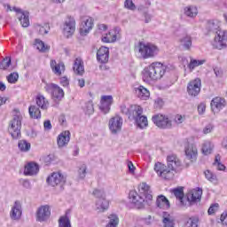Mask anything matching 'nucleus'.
Instances as JSON below:
<instances>
[{"instance_id":"20e7f679","label":"nucleus","mask_w":227,"mask_h":227,"mask_svg":"<svg viewBox=\"0 0 227 227\" xmlns=\"http://www.w3.org/2000/svg\"><path fill=\"white\" fill-rule=\"evenodd\" d=\"M16 111V114L13 116V119L10 121L9 125V134H11L12 139H20V129H22V115L19 110Z\"/></svg>"},{"instance_id":"de8ad7c7","label":"nucleus","mask_w":227,"mask_h":227,"mask_svg":"<svg viewBox=\"0 0 227 227\" xmlns=\"http://www.w3.org/2000/svg\"><path fill=\"white\" fill-rule=\"evenodd\" d=\"M7 81L10 82V84H15V82L19 81V73H11L7 76Z\"/></svg>"},{"instance_id":"49530a36","label":"nucleus","mask_w":227,"mask_h":227,"mask_svg":"<svg viewBox=\"0 0 227 227\" xmlns=\"http://www.w3.org/2000/svg\"><path fill=\"white\" fill-rule=\"evenodd\" d=\"M212 150V144H210V142H206L202 146V153H204V155H210Z\"/></svg>"},{"instance_id":"c9c22d12","label":"nucleus","mask_w":227,"mask_h":227,"mask_svg":"<svg viewBox=\"0 0 227 227\" xmlns=\"http://www.w3.org/2000/svg\"><path fill=\"white\" fill-rule=\"evenodd\" d=\"M35 47L40 52H49L51 47L49 45L45 44L42 40L35 39Z\"/></svg>"},{"instance_id":"c85d7f7f","label":"nucleus","mask_w":227,"mask_h":227,"mask_svg":"<svg viewBox=\"0 0 227 227\" xmlns=\"http://www.w3.org/2000/svg\"><path fill=\"white\" fill-rule=\"evenodd\" d=\"M184 13L186 17L190 19H194L198 15V7L194 5H189L184 7Z\"/></svg>"},{"instance_id":"b1692460","label":"nucleus","mask_w":227,"mask_h":227,"mask_svg":"<svg viewBox=\"0 0 227 227\" xmlns=\"http://www.w3.org/2000/svg\"><path fill=\"white\" fill-rule=\"evenodd\" d=\"M174 196L179 200L180 207H187L186 197L184 196V187H177L172 190Z\"/></svg>"},{"instance_id":"680f3d73","label":"nucleus","mask_w":227,"mask_h":227,"mask_svg":"<svg viewBox=\"0 0 227 227\" xmlns=\"http://www.w3.org/2000/svg\"><path fill=\"white\" fill-rule=\"evenodd\" d=\"M184 116H182V115H180V114H177V115H176V117H175V121H176V123H177V124L184 123Z\"/></svg>"},{"instance_id":"2f4dec72","label":"nucleus","mask_w":227,"mask_h":227,"mask_svg":"<svg viewBox=\"0 0 227 227\" xmlns=\"http://www.w3.org/2000/svg\"><path fill=\"white\" fill-rule=\"evenodd\" d=\"M156 205L159 208H169V200L164 195H159L156 200Z\"/></svg>"},{"instance_id":"423d86ee","label":"nucleus","mask_w":227,"mask_h":227,"mask_svg":"<svg viewBox=\"0 0 227 227\" xmlns=\"http://www.w3.org/2000/svg\"><path fill=\"white\" fill-rule=\"evenodd\" d=\"M95 198H98L96 202V210L98 212H106L109 208V201L106 200V192L104 190L95 189L92 192Z\"/></svg>"},{"instance_id":"2eb2a0df","label":"nucleus","mask_w":227,"mask_h":227,"mask_svg":"<svg viewBox=\"0 0 227 227\" xmlns=\"http://www.w3.org/2000/svg\"><path fill=\"white\" fill-rule=\"evenodd\" d=\"M10 217L12 221H20L22 217V204L20 201L16 200L11 209Z\"/></svg>"},{"instance_id":"7c9ffc66","label":"nucleus","mask_w":227,"mask_h":227,"mask_svg":"<svg viewBox=\"0 0 227 227\" xmlns=\"http://www.w3.org/2000/svg\"><path fill=\"white\" fill-rule=\"evenodd\" d=\"M179 42L185 51H191V47H192V37L191 35L183 36Z\"/></svg>"},{"instance_id":"052dcab7","label":"nucleus","mask_w":227,"mask_h":227,"mask_svg":"<svg viewBox=\"0 0 227 227\" xmlns=\"http://www.w3.org/2000/svg\"><path fill=\"white\" fill-rule=\"evenodd\" d=\"M214 73L215 75H216L217 77H223V69H221L220 67H215Z\"/></svg>"},{"instance_id":"3c124183","label":"nucleus","mask_w":227,"mask_h":227,"mask_svg":"<svg viewBox=\"0 0 227 227\" xmlns=\"http://www.w3.org/2000/svg\"><path fill=\"white\" fill-rule=\"evenodd\" d=\"M217 210H219V204L218 203L212 204L207 210V214L208 215H214V214L216 213Z\"/></svg>"},{"instance_id":"6ab92c4d","label":"nucleus","mask_w":227,"mask_h":227,"mask_svg":"<svg viewBox=\"0 0 227 227\" xmlns=\"http://www.w3.org/2000/svg\"><path fill=\"white\" fill-rule=\"evenodd\" d=\"M215 42H217V49H224L227 47V31L219 30L218 35L215 36Z\"/></svg>"},{"instance_id":"864d4df0","label":"nucleus","mask_w":227,"mask_h":227,"mask_svg":"<svg viewBox=\"0 0 227 227\" xmlns=\"http://www.w3.org/2000/svg\"><path fill=\"white\" fill-rule=\"evenodd\" d=\"M184 227H198V219L190 218L185 223Z\"/></svg>"},{"instance_id":"9d476101","label":"nucleus","mask_w":227,"mask_h":227,"mask_svg":"<svg viewBox=\"0 0 227 227\" xmlns=\"http://www.w3.org/2000/svg\"><path fill=\"white\" fill-rule=\"evenodd\" d=\"M203 195V190L201 188H197L190 191L186 194V207H191V205H194L198 201H201V196Z\"/></svg>"},{"instance_id":"f03ea898","label":"nucleus","mask_w":227,"mask_h":227,"mask_svg":"<svg viewBox=\"0 0 227 227\" xmlns=\"http://www.w3.org/2000/svg\"><path fill=\"white\" fill-rule=\"evenodd\" d=\"M180 166H182V162L178 157L172 154L167 157V166L161 162L155 163L154 171L157 173L158 176H160L164 180H171V178L175 176L173 171H176Z\"/></svg>"},{"instance_id":"ea45409f","label":"nucleus","mask_w":227,"mask_h":227,"mask_svg":"<svg viewBox=\"0 0 227 227\" xmlns=\"http://www.w3.org/2000/svg\"><path fill=\"white\" fill-rule=\"evenodd\" d=\"M59 227H72L70 218L67 215L60 216L59 219Z\"/></svg>"},{"instance_id":"1a4fd4ad","label":"nucleus","mask_w":227,"mask_h":227,"mask_svg":"<svg viewBox=\"0 0 227 227\" xmlns=\"http://www.w3.org/2000/svg\"><path fill=\"white\" fill-rule=\"evenodd\" d=\"M46 182L51 187H56L57 185L63 187V185L67 184V176L63 175L61 172H53L47 177Z\"/></svg>"},{"instance_id":"79ce46f5","label":"nucleus","mask_w":227,"mask_h":227,"mask_svg":"<svg viewBox=\"0 0 227 227\" xmlns=\"http://www.w3.org/2000/svg\"><path fill=\"white\" fill-rule=\"evenodd\" d=\"M213 166H216L218 171H224L226 169V166L224 164L221 163V155L216 154L215 158V162L213 163Z\"/></svg>"},{"instance_id":"ddd939ff","label":"nucleus","mask_w":227,"mask_h":227,"mask_svg":"<svg viewBox=\"0 0 227 227\" xmlns=\"http://www.w3.org/2000/svg\"><path fill=\"white\" fill-rule=\"evenodd\" d=\"M200 91H201V80L200 78H196L188 83L187 92L191 97H198Z\"/></svg>"},{"instance_id":"0eeeda50","label":"nucleus","mask_w":227,"mask_h":227,"mask_svg":"<svg viewBox=\"0 0 227 227\" xmlns=\"http://www.w3.org/2000/svg\"><path fill=\"white\" fill-rule=\"evenodd\" d=\"M133 120H135L137 123V127L138 129H146V126L148 125V119L146 116L142 115L143 114V107L140 106L135 105L133 106Z\"/></svg>"},{"instance_id":"cd10ccee","label":"nucleus","mask_w":227,"mask_h":227,"mask_svg":"<svg viewBox=\"0 0 227 227\" xmlns=\"http://www.w3.org/2000/svg\"><path fill=\"white\" fill-rule=\"evenodd\" d=\"M51 68L53 73L57 75H61V72H65V63L63 62H56V60L51 61Z\"/></svg>"},{"instance_id":"58836bf2","label":"nucleus","mask_w":227,"mask_h":227,"mask_svg":"<svg viewBox=\"0 0 227 227\" xmlns=\"http://www.w3.org/2000/svg\"><path fill=\"white\" fill-rule=\"evenodd\" d=\"M163 226L164 227H175V222L171 219V216L168 213H163Z\"/></svg>"},{"instance_id":"69168bd1","label":"nucleus","mask_w":227,"mask_h":227,"mask_svg":"<svg viewBox=\"0 0 227 227\" xmlns=\"http://www.w3.org/2000/svg\"><path fill=\"white\" fill-rule=\"evenodd\" d=\"M22 185L25 187V189H31V183L29 180H23Z\"/></svg>"},{"instance_id":"412c9836","label":"nucleus","mask_w":227,"mask_h":227,"mask_svg":"<svg viewBox=\"0 0 227 227\" xmlns=\"http://www.w3.org/2000/svg\"><path fill=\"white\" fill-rule=\"evenodd\" d=\"M38 171H40V167L38 164L29 162L25 166L24 175L26 176H35V175H38Z\"/></svg>"},{"instance_id":"4c0bfd02","label":"nucleus","mask_w":227,"mask_h":227,"mask_svg":"<svg viewBox=\"0 0 227 227\" xmlns=\"http://www.w3.org/2000/svg\"><path fill=\"white\" fill-rule=\"evenodd\" d=\"M18 19L22 26V27H29V15L20 12V15L18 16Z\"/></svg>"},{"instance_id":"bb28decb","label":"nucleus","mask_w":227,"mask_h":227,"mask_svg":"<svg viewBox=\"0 0 227 227\" xmlns=\"http://www.w3.org/2000/svg\"><path fill=\"white\" fill-rule=\"evenodd\" d=\"M211 107L214 109H217V111H221L223 107H226V100L223 98L216 97L211 101Z\"/></svg>"},{"instance_id":"8fccbe9b","label":"nucleus","mask_w":227,"mask_h":227,"mask_svg":"<svg viewBox=\"0 0 227 227\" xmlns=\"http://www.w3.org/2000/svg\"><path fill=\"white\" fill-rule=\"evenodd\" d=\"M204 175L207 180H209V182H215V180H217V176H215V174H213L210 170H206L204 172Z\"/></svg>"},{"instance_id":"f704fd0d","label":"nucleus","mask_w":227,"mask_h":227,"mask_svg":"<svg viewBox=\"0 0 227 227\" xmlns=\"http://www.w3.org/2000/svg\"><path fill=\"white\" fill-rule=\"evenodd\" d=\"M51 97L57 100H61L65 97V91L57 84L55 85V89H53V92H51Z\"/></svg>"},{"instance_id":"a211bd4d","label":"nucleus","mask_w":227,"mask_h":227,"mask_svg":"<svg viewBox=\"0 0 227 227\" xmlns=\"http://www.w3.org/2000/svg\"><path fill=\"white\" fill-rule=\"evenodd\" d=\"M91 29H93V19L90 17H84L80 27L81 35H86L88 33H90V31H91Z\"/></svg>"},{"instance_id":"4468645a","label":"nucleus","mask_w":227,"mask_h":227,"mask_svg":"<svg viewBox=\"0 0 227 227\" xmlns=\"http://www.w3.org/2000/svg\"><path fill=\"white\" fill-rule=\"evenodd\" d=\"M63 33L67 38H70L75 33V20L74 18L68 17L65 21Z\"/></svg>"},{"instance_id":"f257e3e1","label":"nucleus","mask_w":227,"mask_h":227,"mask_svg":"<svg viewBox=\"0 0 227 227\" xmlns=\"http://www.w3.org/2000/svg\"><path fill=\"white\" fill-rule=\"evenodd\" d=\"M129 198L137 208H145L146 205H148V207L152 205L153 195H152L150 185L146 183H141L138 185V193L136 191H130Z\"/></svg>"},{"instance_id":"dca6fc26","label":"nucleus","mask_w":227,"mask_h":227,"mask_svg":"<svg viewBox=\"0 0 227 227\" xmlns=\"http://www.w3.org/2000/svg\"><path fill=\"white\" fill-rule=\"evenodd\" d=\"M120 35V27H115L114 29L110 30L107 34L102 36V42L105 43H113L116 42Z\"/></svg>"},{"instance_id":"f8f14e48","label":"nucleus","mask_w":227,"mask_h":227,"mask_svg":"<svg viewBox=\"0 0 227 227\" xmlns=\"http://www.w3.org/2000/svg\"><path fill=\"white\" fill-rule=\"evenodd\" d=\"M108 127L112 134H118L123 127V119L120 115H115L109 120Z\"/></svg>"},{"instance_id":"a878e982","label":"nucleus","mask_w":227,"mask_h":227,"mask_svg":"<svg viewBox=\"0 0 227 227\" xmlns=\"http://www.w3.org/2000/svg\"><path fill=\"white\" fill-rule=\"evenodd\" d=\"M207 29L209 33L218 35L219 31H221V22L217 20H211L207 22Z\"/></svg>"},{"instance_id":"aec40b11","label":"nucleus","mask_w":227,"mask_h":227,"mask_svg":"<svg viewBox=\"0 0 227 227\" xmlns=\"http://www.w3.org/2000/svg\"><path fill=\"white\" fill-rule=\"evenodd\" d=\"M185 156L190 162H195L198 159V148L192 144L188 145L185 147Z\"/></svg>"},{"instance_id":"5701e85b","label":"nucleus","mask_w":227,"mask_h":227,"mask_svg":"<svg viewBox=\"0 0 227 227\" xmlns=\"http://www.w3.org/2000/svg\"><path fill=\"white\" fill-rule=\"evenodd\" d=\"M57 143L59 148H63V146H67V145L70 143V131L66 130L60 133L57 138Z\"/></svg>"},{"instance_id":"e433bc0d","label":"nucleus","mask_w":227,"mask_h":227,"mask_svg":"<svg viewBox=\"0 0 227 227\" xmlns=\"http://www.w3.org/2000/svg\"><path fill=\"white\" fill-rule=\"evenodd\" d=\"M108 219L109 222L106 227H118V224H120V218L114 214L110 215Z\"/></svg>"},{"instance_id":"a18cd8bd","label":"nucleus","mask_w":227,"mask_h":227,"mask_svg":"<svg viewBox=\"0 0 227 227\" xmlns=\"http://www.w3.org/2000/svg\"><path fill=\"white\" fill-rule=\"evenodd\" d=\"M204 63H205V60H196L194 59H192L188 65V68H190V70H194L196 67H200Z\"/></svg>"},{"instance_id":"0e129e2a","label":"nucleus","mask_w":227,"mask_h":227,"mask_svg":"<svg viewBox=\"0 0 227 227\" xmlns=\"http://www.w3.org/2000/svg\"><path fill=\"white\" fill-rule=\"evenodd\" d=\"M144 17L145 24H148V22L152 21V15L148 14L147 12L144 13Z\"/></svg>"},{"instance_id":"39448f33","label":"nucleus","mask_w":227,"mask_h":227,"mask_svg":"<svg viewBox=\"0 0 227 227\" xmlns=\"http://www.w3.org/2000/svg\"><path fill=\"white\" fill-rule=\"evenodd\" d=\"M159 47L155 44L140 43L138 45V51L143 59L155 58L159 54Z\"/></svg>"},{"instance_id":"6e6d98bb","label":"nucleus","mask_w":227,"mask_h":227,"mask_svg":"<svg viewBox=\"0 0 227 227\" xmlns=\"http://www.w3.org/2000/svg\"><path fill=\"white\" fill-rule=\"evenodd\" d=\"M60 84L64 86V88H67L70 84V81L67 76H63L60 78Z\"/></svg>"},{"instance_id":"393cba45","label":"nucleus","mask_w":227,"mask_h":227,"mask_svg":"<svg viewBox=\"0 0 227 227\" xmlns=\"http://www.w3.org/2000/svg\"><path fill=\"white\" fill-rule=\"evenodd\" d=\"M74 73L76 75H83L84 74V63L81 58H76L73 67Z\"/></svg>"},{"instance_id":"72a5a7b5","label":"nucleus","mask_w":227,"mask_h":227,"mask_svg":"<svg viewBox=\"0 0 227 227\" xmlns=\"http://www.w3.org/2000/svg\"><path fill=\"white\" fill-rule=\"evenodd\" d=\"M28 113L30 117L34 118V120H39V118H42V112L36 106H30Z\"/></svg>"},{"instance_id":"37998d69","label":"nucleus","mask_w":227,"mask_h":227,"mask_svg":"<svg viewBox=\"0 0 227 227\" xmlns=\"http://www.w3.org/2000/svg\"><path fill=\"white\" fill-rule=\"evenodd\" d=\"M83 110L86 114H93L95 108L93 107V101L90 100L85 102Z\"/></svg>"},{"instance_id":"e2e57ef3","label":"nucleus","mask_w":227,"mask_h":227,"mask_svg":"<svg viewBox=\"0 0 227 227\" xmlns=\"http://www.w3.org/2000/svg\"><path fill=\"white\" fill-rule=\"evenodd\" d=\"M43 127L45 130H51V129H52V124L51 123V121H45L43 122Z\"/></svg>"},{"instance_id":"4d7b16f0","label":"nucleus","mask_w":227,"mask_h":227,"mask_svg":"<svg viewBox=\"0 0 227 227\" xmlns=\"http://www.w3.org/2000/svg\"><path fill=\"white\" fill-rule=\"evenodd\" d=\"M206 109H207V105H205V103H200L198 106L199 114H203V113H205Z\"/></svg>"},{"instance_id":"9b49d317","label":"nucleus","mask_w":227,"mask_h":227,"mask_svg":"<svg viewBox=\"0 0 227 227\" xmlns=\"http://www.w3.org/2000/svg\"><path fill=\"white\" fill-rule=\"evenodd\" d=\"M35 215L38 223H45V221H49L51 217V206H40L35 213Z\"/></svg>"},{"instance_id":"a19ab883","label":"nucleus","mask_w":227,"mask_h":227,"mask_svg":"<svg viewBox=\"0 0 227 227\" xmlns=\"http://www.w3.org/2000/svg\"><path fill=\"white\" fill-rule=\"evenodd\" d=\"M18 146L21 152H29L31 150V144L26 140H20Z\"/></svg>"},{"instance_id":"7ed1b4c3","label":"nucleus","mask_w":227,"mask_h":227,"mask_svg":"<svg viewBox=\"0 0 227 227\" xmlns=\"http://www.w3.org/2000/svg\"><path fill=\"white\" fill-rule=\"evenodd\" d=\"M167 67L160 62H153L143 71V80L145 82H152V81H159L162 79L166 74Z\"/></svg>"},{"instance_id":"603ef678","label":"nucleus","mask_w":227,"mask_h":227,"mask_svg":"<svg viewBox=\"0 0 227 227\" xmlns=\"http://www.w3.org/2000/svg\"><path fill=\"white\" fill-rule=\"evenodd\" d=\"M86 169H88L86 165H82L78 170L79 178L82 180L86 178Z\"/></svg>"},{"instance_id":"5fc2aeb1","label":"nucleus","mask_w":227,"mask_h":227,"mask_svg":"<svg viewBox=\"0 0 227 227\" xmlns=\"http://www.w3.org/2000/svg\"><path fill=\"white\" fill-rule=\"evenodd\" d=\"M56 83H50V84H46V86L44 87V90L48 92V93H51L54 91V89L56 88Z\"/></svg>"},{"instance_id":"bf43d9fd","label":"nucleus","mask_w":227,"mask_h":227,"mask_svg":"<svg viewBox=\"0 0 227 227\" xmlns=\"http://www.w3.org/2000/svg\"><path fill=\"white\" fill-rule=\"evenodd\" d=\"M212 130H214V126L212 124H208L204 128L203 132L204 134H210Z\"/></svg>"},{"instance_id":"4be33fe9","label":"nucleus","mask_w":227,"mask_h":227,"mask_svg":"<svg viewBox=\"0 0 227 227\" xmlns=\"http://www.w3.org/2000/svg\"><path fill=\"white\" fill-rule=\"evenodd\" d=\"M97 59L100 63H107L109 61V48L102 46L97 52Z\"/></svg>"},{"instance_id":"6e6552de","label":"nucleus","mask_w":227,"mask_h":227,"mask_svg":"<svg viewBox=\"0 0 227 227\" xmlns=\"http://www.w3.org/2000/svg\"><path fill=\"white\" fill-rule=\"evenodd\" d=\"M152 120L159 129H171L173 127V121L168 115L158 114L153 115Z\"/></svg>"},{"instance_id":"c03bdc74","label":"nucleus","mask_w":227,"mask_h":227,"mask_svg":"<svg viewBox=\"0 0 227 227\" xmlns=\"http://www.w3.org/2000/svg\"><path fill=\"white\" fill-rule=\"evenodd\" d=\"M12 65V59L10 57H6L0 63V70H7Z\"/></svg>"},{"instance_id":"338daca9","label":"nucleus","mask_w":227,"mask_h":227,"mask_svg":"<svg viewBox=\"0 0 227 227\" xmlns=\"http://www.w3.org/2000/svg\"><path fill=\"white\" fill-rule=\"evenodd\" d=\"M128 168L130 173H134L136 167H134V164L132 163V161L128 162Z\"/></svg>"},{"instance_id":"473e14b6","label":"nucleus","mask_w":227,"mask_h":227,"mask_svg":"<svg viewBox=\"0 0 227 227\" xmlns=\"http://www.w3.org/2000/svg\"><path fill=\"white\" fill-rule=\"evenodd\" d=\"M35 102L38 107L43 109V111H46V109L49 108V101H47V99H45V97H43V95H38L35 98Z\"/></svg>"},{"instance_id":"09e8293b","label":"nucleus","mask_w":227,"mask_h":227,"mask_svg":"<svg viewBox=\"0 0 227 227\" xmlns=\"http://www.w3.org/2000/svg\"><path fill=\"white\" fill-rule=\"evenodd\" d=\"M124 8H126V10H130L131 12H135L136 4L132 0H125Z\"/></svg>"},{"instance_id":"774afa93","label":"nucleus","mask_w":227,"mask_h":227,"mask_svg":"<svg viewBox=\"0 0 227 227\" xmlns=\"http://www.w3.org/2000/svg\"><path fill=\"white\" fill-rule=\"evenodd\" d=\"M85 84H86V82L84 81V79L78 80V86H80L81 88H84Z\"/></svg>"},{"instance_id":"c756f323","label":"nucleus","mask_w":227,"mask_h":227,"mask_svg":"<svg viewBox=\"0 0 227 227\" xmlns=\"http://www.w3.org/2000/svg\"><path fill=\"white\" fill-rule=\"evenodd\" d=\"M136 93L138 98H141V100H146L150 98V91L148 90V89L141 85L137 89H136Z\"/></svg>"},{"instance_id":"13d9d810","label":"nucleus","mask_w":227,"mask_h":227,"mask_svg":"<svg viewBox=\"0 0 227 227\" xmlns=\"http://www.w3.org/2000/svg\"><path fill=\"white\" fill-rule=\"evenodd\" d=\"M37 29L40 35H47V33H49V30H47V26L45 27L38 26Z\"/></svg>"},{"instance_id":"f3484780","label":"nucleus","mask_w":227,"mask_h":227,"mask_svg":"<svg viewBox=\"0 0 227 227\" xmlns=\"http://www.w3.org/2000/svg\"><path fill=\"white\" fill-rule=\"evenodd\" d=\"M100 103V111L104 114H107L111 111V106H113V96H102Z\"/></svg>"}]
</instances>
